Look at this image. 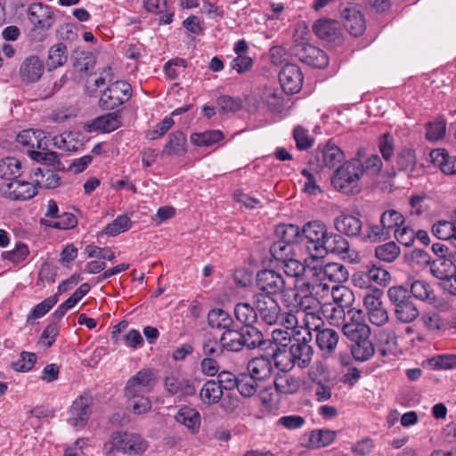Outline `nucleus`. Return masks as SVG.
Here are the masks:
<instances>
[{
    "label": "nucleus",
    "instance_id": "47",
    "mask_svg": "<svg viewBox=\"0 0 456 456\" xmlns=\"http://www.w3.org/2000/svg\"><path fill=\"white\" fill-rule=\"evenodd\" d=\"M322 270L325 279L330 281L342 282L348 277V272L346 268L339 263L332 262L325 265H322Z\"/></svg>",
    "mask_w": 456,
    "mask_h": 456
},
{
    "label": "nucleus",
    "instance_id": "32",
    "mask_svg": "<svg viewBox=\"0 0 456 456\" xmlns=\"http://www.w3.org/2000/svg\"><path fill=\"white\" fill-rule=\"evenodd\" d=\"M263 102L272 112L280 113L283 110V93L277 88L265 87L261 95Z\"/></svg>",
    "mask_w": 456,
    "mask_h": 456
},
{
    "label": "nucleus",
    "instance_id": "59",
    "mask_svg": "<svg viewBox=\"0 0 456 456\" xmlns=\"http://www.w3.org/2000/svg\"><path fill=\"white\" fill-rule=\"evenodd\" d=\"M131 220L126 215H120L114 219L110 224L106 225L104 232L109 236H117L131 227Z\"/></svg>",
    "mask_w": 456,
    "mask_h": 456
},
{
    "label": "nucleus",
    "instance_id": "44",
    "mask_svg": "<svg viewBox=\"0 0 456 456\" xmlns=\"http://www.w3.org/2000/svg\"><path fill=\"white\" fill-rule=\"evenodd\" d=\"M243 346L248 348H256L264 345V335L263 333L253 326V324L244 326L240 329Z\"/></svg>",
    "mask_w": 456,
    "mask_h": 456
},
{
    "label": "nucleus",
    "instance_id": "29",
    "mask_svg": "<svg viewBox=\"0 0 456 456\" xmlns=\"http://www.w3.org/2000/svg\"><path fill=\"white\" fill-rule=\"evenodd\" d=\"M241 330L232 327L223 331L220 337L221 348L227 352H240L243 349Z\"/></svg>",
    "mask_w": 456,
    "mask_h": 456
},
{
    "label": "nucleus",
    "instance_id": "8",
    "mask_svg": "<svg viewBox=\"0 0 456 456\" xmlns=\"http://www.w3.org/2000/svg\"><path fill=\"white\" fill-rule=\"evenodd\" d=\"M131 91V86L126 81H116L102 92L99 105L102 110H114L130 99Z\"/></svg>",
    "mask_w": 456,
    "mask_h": 456
},
{
    "label": "nucleus",
    "instance_id": "31",
    "mask_svg": "<svg viewBox=\"0 0 456 456\" xmlns=\"http://www.w3.org/2000/svg\"><path fill=\"white\" fill-rule=\"evenodd\" d=\"M186 152V136L181 131H175L169 134V139L163 149V154L167 156H182Z\"/></svg>",
    "mask_w": 456,
    "mask_h": 456
},
{
    "label": "nucleus",
    "instance_id": "1",
    "mask_svg": "<svg viewBox=\"0 0 456 456\" xmlns=\"http://www.w3.org/2000/svg\"><path fill=\"white\" fill-rule=\"evenodd\" d=\"M363 175V165L358 159H352L340 166L331 178V183L346 195L358 194L362 187L360 177Z\"/></svg>",
    "mask_w": 456,
    "mask_h": 456
},
{
    "label": "nucleus",
    "instance_id": "7",
    "mask_svg": "<svg viewBox=\"0 0 456 456\" xmlns=\"http://www.w3.org/2000/svg\"><path fill=\"white\" fill-rule=\"evenodd\" d=\"M383 291L378 288L371 289L366 292L362 298V305L368 320L375 326L385 325L389 315L382 302Z\"/></svg>",
    "mask_w": 456,
    "mask_h": 456
},
{
    "label": "nucleus",
    "instance_id": "43",
    "mask_svg": "<svg viewBox=\"0 0 456 456\" xmlns=\"http://www.w3.org/2000/svg\"><path fill=\"white\" fill-rule=\"evenodd\" d=\"M276 235L280 240L285 241L291 245L301 242L302 230L295 224H280L275 229Z\"/></svg>",
    "mask_w": 456,
    "mask_h": 456
},
{
    "label": "nucleus",
    "instance_id": "10",
    "mask_svg": "<svg viewBox=\"0 0 456 456\" xmlns=\"http://www.w3.org/2000/svg\"><path fill=\"white\" fill-rule=\"evenodd\" d=\"M294 287L296 290L315 293V295L329 290L322 265H314L306 269L302 280L294 281Z\"/></svg>",
    "mask_w": 456,
    "mask_h": 456
},
{
    "label": "nucleus",
    "instance_id": "11",
    "mask_svg": "<svg viewBox=\"0 0 456 456\" xmlns=\"http://www.w3.org/2000/svg\"><path fill=\"white\" fill-rule=\"evenodd\" d=\"M155 385L154 373L151 370L143 369L131 377L125 387L126 398H135L140 395L149 394Z\"/></svg>",
    "mask_w": 456,
    "mask_h": 456
},
{
    "label": "nucleus",
    "instance_id": "51",
    "mask_svg": "<svg viewBox=\"0 0 456 456\" xmlns=\"http://www.w3.org/2000/svg\"><path fill=\"white\" fill-rule=\"evenodd\" d=\"M331 297L333 299V305L349 308L354 300V293L346 286H335L331 290Z\"/></svg>",
    "mask_w": 456,
    "mask_h": 456
},
{
    "label": "nucleus",
    "instance_id": "23",
    "mask_svg": "<svg viewBox=\"0 0 456 456\" xmlns=\"http://www.w3.org/2000/svg\"><path fill=\"white\" fill-rule=\"evenodd\" d=\"M43 61L36 55L27 57L21 63L19 74L25 83L37 82L44 73Z\"/></svg>",
    "mask_w": 456,
    "mask_h": 456
},
{
    "label": "nucleus",
    "instance_id": "3",
    "mask_svg": "<svg viewBox=\"0 0 456 456\" xmlns=\"http://www.w3.org/2000/svg\"><path fill=\"white\" fill-rule=\"evenodd\" d=\"M256 286L265 295L281 294V300L290 302L292 287L287 285L283 276L273 270L265 269L256 274Z\"/></svg>",
    "mask_w": 456,
    "mask_h": 456
},
{
    "label": "nucleus",
    "instance_id": "6",
    "mask_svg": "<svg viewBox=\"0 0 456 456\" xmlns=\"http://www.w3.org/2000/svg\"><path fill=\"white\" fill-rule=\"evenodd\" d=\"M432 274L437 278L441 288L448 294L456 295V258L450 254L445 257H440L433 263Z\"/></svg>",
    "mask_w": 456,
    "mask_h": 456
},
{
    "label": "nucleus",
    "instance_id": "49",
    "mask_svg": "<svg viewBox=\"0 0 456 456\" xmlns=\"http://www.w3.org/2000/svg\"><path fill=\"white\" fill-rule=\"evenodd\" d=\"M411 295L421 301L433 302L436 295L430 284L425 281L417 280L411 285Z\"/></svg>",
    "mask_w": 456,
    "mask_h": 456
},
{
    "label": "nucleus",
    "instance_id": "40",
    "mask_svg": "<svg viewBox=\"0 0 456 456\" xmlns=\"http://www.w3.org/2000/svg\"><path fill=\"white\" fill-rule=\"evenodd\" d=\"M223 396V390L216 380H208L200 392L201 401L208 405L217 403Z\"/></svg>",
    "mask_w": 456,
    "mask_h": 456
},
{
    "label": "nucleus",
    "instance_id": "14",
    "mask_svg": "<svg viewBox=\"0 0 456 456\" xmlns=\"http://www.w3.org/2000/svg\"><path fill=\"white\" fill-rule=\"evenodd\" d=\"M28 15L36 29L48 30L55 22L52 8L42 3L31 4L28 8Z\"/></svg>",
    "mask_w": 456,
    "mask_h": 456
},
{
    "label": "nucleus",
    "instance_id": "60",
    "mask_svg": "<svg viewBox=\"0 0 456 456\" xmlns=\"http://www.w3.org/2000/svg\"><path fill=\"white\" fill-rule=\"evenodd\" d=\"M432 232L440 240L456 238V226L453 222L438 221L433 225Z\"/></svg>",
    "mask_w": 456,
    "mask_h": 456
},
{
    "label": "nucleus",
    "instance_id": "58",
    "mask_svg": "<svg viewBox=\"0 0 456 456\" xmlns=\"http://www.w3.org/2000/svg\"><path fill=\"white\" fill-rule=\"evenodd\" d=\"M28 154L32 159L45 165L54 166L55 164H60L57 152L46 150L43 146L41 149H37V151L28 150Z\"/></svg>",
    "mask_w": 456,
    "mask_h": 456
},
{
    "label": "nucleus",
    "instance_id": "37",
    "mask_svg": "<svg viewBox=\"0 0 456 456\" xmlns=\"http://www.w3.org/2000/svg\"><path fill=\"white\" fill-rule=\"evenodd\" d=\"M274 387L277 392L284 395H292L300 388V381L294 376L284 372L274 379Z\"/></svg>",
    "mask_w": 456,
    "mask_h": 456
},
{
    "label": "nucleus",
    "instance_id": "13",
    "mask_svg": "<svg viewBox=\"0 0 456 456\" xmlns=\"http://www.w3.org/2000/svg\"><path fill=\"white\" fill-rule=\"evenodd\" d=\"M0 192L7 200H31L37 194V187L33 183L18 179L4 182L0 185Z\"/></svg>",
    "mask_w": 456,
    "mask_h": 456
},
{
    "label": "nucleus",
    "instance_id": "54",
    "mask_svg": "<svg viewBox=\"0 0 456 456\" xmlns=\"http://www.w3.org/2000/svg\"><path fill=\"white\" fill-rule=\"evenodd\" d=\"M42 134V131L23 130L18 134L17 142L28 147V150L41 149Z\"/></svg>",
    "mask_w": 456,
    "mask_h": 456
},
{
    "label": "nucleus",
    "instance_id": "56",
    "mask_svg": "<svg viewBox=\"0 0 456 456\" xmlns=\"http://www.w3.org/2000/svg\"><path fill=\"white\" fill-rule=\"evenodd\" d=\"M270 253L276 261L281 263L295 256L294 245L279 240L273 243Z\"/></svg>",
    "mask_w": 456,
    "mask_h": 456
},
{
    "label": "nucleus",
    "instance_id": "48",
    "mask_svg": "<svg viewBox=\"0 0 456 456\" xmlns=\"http://www.w3.org/2000/svg\"><path fill=\"white\" fill-rule=\"evenodd\" d=\"M236 319L245 326L254 324L257 320V312L248 303H238L234 307Z\"/></svg>",
    "mask_w": 456,
    "mask_h": 456
},
{
    "label": "nucleus",
    "instance_id": "55",
    "mask_svg": "<svg viewBox=\"0 0 456 456\" xmlns=\"http://www.w3.org/2000/svg\"><path fill=\"white\" fill-rule=\"evenodd\" d=\"M285 274L289 277L295 278V281L302 280L305 273V265L304 263L295 258V256L288 258L286 261L281 263Z\"/></svg>",
    "mask_w": 456,
    "mask_h": 456
},
{
    "label": "nucleus",
    "instance_id": "61",
    "mask_svg": "<svg viewBox=\"0 0 456 456\" xmlns=\"http://www.w3.org/2000/svg\"><path fill=\"white\" fill-rule=\"evenodd\" d=\"M293 138L296 142L297 148L300 151L311 148L314 142V139L309 135L308 130L301 126H297L294 128Z\"/></svg>",
    "mask_w": 456,
    "mask_h": 456
},
{
    "label": "nucleus",
    "instance_id": "42",
    "mask_svg": "<svg viewBox=\"0 0 456 456\" xmlns=\"http://www.w3.org/2000/svg\"><path fill=\"white\" fill-rule=\"evenodd\" d=\"M336 435V431L330 429L313 430L308 438L309 446L316 449L328 446L333 443Z\"/></svg>",
    "mask_w": 456,
    "mask_h": 456
},
{
    "label": "nucleus",
    "instance_id": "36",
    "mask_svg": "<svg viewBox=\"0 0 456 456\" xmlns=\"http://www.w3.org/2000/svg\"><path fill=\"white\" fill-rule=\"evenodd\" d=\"M237 389L240 394L244 397H251L262 388L263 383L256 380L253 376L248 372H241L239 374V380Z\"/></svg>",
    "mask_w": 456,
    "mask_h": 456
},
{
    "label": "nucleus",
    "instance_id": "21",
    "mask_svg": "<svg viewBox=\"0 0 456 456\" xmlns=\"http://www.w3.org/2000/svg\"><path fill=\"white\" fill-rule=\"evenodd\" d=\"M313 29L316 36L322 40L336 45L342 42V33L337 20H319L314 24Z\"/></svg>",
    "mask_w": 456,
    "mask_h": 456
},
{
    "label": "nucleus",
    "instance_id": "33",
    "mask_svg": "<svg viewBox=\"0 0 456 456\" xmlns=\"http://www.w3.org/2000/svg\"><path fill=\"white\" fill-rule=\"evenodd\" d=\"M68 60V49L64 43L59 42L50 47L46 65L48 69H55L63 66Z\"/></svg>",
    "mask_w": 456,
    "mask_h": 456
},
{
    "label": "nucleus",
    "instance_id": "4",
    "mask_svg": "<svg viewBox=\"0 0 456 456\" xmlns=\"http://www.w3.org/2000/svg\"><path fill=\"white\" fill-rule=\"evenodd\" d=\"M328 235L327 228L321 222H309L302 229L301 242L313 258L324 257V241Z\"/></svg>",
    "mask_w": 456,
    "mask_h": 456
},
{
    "label": "nucleus",
    "instance_id": "35",
    "mask_svg": "<svg viewBox=\"0 0 456 456\" xmlns=\"http://www.w3.org/2000/svg\"><path fill=\"white\" fill-rule=\"evenodd\" d=\"M177 422L184 425L192 432H197L200 426V412L190 407L181 408L175 415Z\"/></svg>",
    "mask_w": 456,
    "mask_h": 456
},
{
    "label": "nucleus",
    "instance_id": "39",
    "mask_svg": "<svg viewBox=\"0 0 456 456\" xmlns=\"http://www.w3.org/2000/svg\"><path fill=\"white\" fill-rule=\"evenodd\" d=\"M351 353L356 361L365 362L374 355L375 347L370 338H365L353 343Z\"/></svg>",
    "mask_w": 456,
    "mask_h": 456
},
{
    "label": "nucleus",
    "instance_id": "53",
    "mask_svg": "<svg viewBox=\"0 0 456 456\" xmlns=\"http://www.w3.org/2000/svg\"><path fill=\"white\" fill-rule=\"evenodd\" d=\"M400 252V248L394 241L379 245L375 248L376 257L387 263L394 262L399 256Z\"/></svg>",
    "mask_w": 456,
    "mask_h": 456
},
{
    "label": "nucleus",
    "instance_id": "50",
    "mask_svg": "<svg viewBox=\"0 0 456 456\" xmlns=\"http://www.w3.org/2000/svg\"><path fill=\"white\" fill-rule=\"evenodd\" d=\"M322 309L323 314L331 325L343 327V324L346 323V308L327 303Z\"/></svg>",
    "mask_w": 456,
    "mask_h": 456
},
{
    "label": "nucleus",
    "instance_id": "27",
    "mask_svg": "<svg viewBox=\"0 0 456 456\" xmlns=\"http://www.w3.org/2000/svg\"><path fill=\"white\" fill-rule=\"evenodd\" d=\"M121 125L120 110H117L115 112H110L95 118L92 121L90 128L93 131L110 133L120 127Z\"/></svg>",
    "mask_w": 456,
    "mask_h": 456
},
{
    "label": "nucleus",
    "instance_id": "16",
    "mask_svg": "<svg viewBox=\"0 0 456 456\" xmlns=\"http://www.w3.org/2000/svg\"><path fill=\"white\" fill-rule=\"evenodd\" d=\"M279 80L285 93L294 94L301 89L304 77L297 65L286 63L279 73Z\"/></svg>",
    "mask_w": 456,
    "mask_h": 456
},
{
    "label": "nucleus",
    "instance_id": "12",
    "mask_svg": "<svg viewBox=\"0 0 456 456\" xmlns=\"http://www.w3.org/2000/svg\"><path fill=\"white\" fill-rule=\"evenodd\" d=\"M254 305L261 320L268 325L276 324L281 316L279 303L272 297L264 294L254 296Z\"/></svg>",
    "mask_w": 456,
    "mask_h": 456
},
{
    "label": "nucleus",
    "instance_id": "30",
    "mask_svg": "<svg viewBox=\"0 0 456 456\" xmlns=\"http://www.w3.org/2000/svg\"><path fill=\"white\" fill-rule=\"evenodd\" d=\"M21 162L14 157H7L0 160V177L5 182L17 180L20 176Z\"/></svg>",
    "mask_w": 456,
    "mask_h": 456
},
{
    "label": "nucleus",
    "instance_id": "38",
    "mask_svg": "<svg viewBox=\"0 0 456 456\" xmlns=\"http://www.w3.org/2000/svg\"><path fill=\"white\" fill-rule=\"evenodd\" d=\"M208 322L212 329L222 330L224 331L234 325L232 317L221 308H215L209 311Z\"/></svg>",
    "mask_w": 456,
    "mask_h": 456
},
{
    "label": "nucleus",
    "instance_id": "22",
    "mask_svg": "<svg viewBox=\"0 0 456 456\" xmlns=\"http://www.w3.org/2000/svg\"><path fill=\"white\" fill-rule=\"evenodd\" d=\"M165 388L172 395H192L196 392L191 380L178 372L171 373L166 377Z\"/></svg>",
    "mask_w": 456,
    "mask_h": 456
},
{
    "label": "nucleus",
    "instance_id": "57",
    "mask_svg": "<svg viewBox=\"0 0 456 456\" xmlns=\"http://www.w3.org/2000/svg\"><path fill=\"white\" fill-rule=\"evenodd\" d=\"M57 296H52L37 304L27 317V323L33 324L34 320L45 315L57 303Z\"/></svg>",
    "mask_w": 456,
    "mask_h": 456
},
{
    "label": "nucleus",
    "instance_id": "17",
    "mask_svg": "<svg viewBox=\"0 0 456 456\" xmlns=\"http://www.w3.org/2000/svg\"><path fill=\"white\" fill-rule=\"evenodd\" d=\"M315 293L296 290L292 288L291 301L284 302L287 306H293L297 309V314L319 312L321 302Z\"/></svg>",
    "mask_w": 456,
    "mask_h": 456
},
{
    "label": "nucleus",
    "instance_id": "64",
    "mask_svg": "<svg viewBox=\"0 0 456 456\" xmlns=\"http://www.w3.org/2000/svg\"><path fill=\"white\" fill-rule=\"evenodd\" d=\"M389 232L390 231L381 224L380 225H370L366 230V233L362 236V240L365 242H377L389 237Z\"/></svg>",
    "mask_w": 456,
    "mask_h": 456
},
{
    "label": "nucleus",
    "instance_id": "24",
    "mask_svg": "<svg viewBox=\"0 0 456 456\" xmlns=\"http://www.w3.org/2000/svg\"><path fill=\"white\" fill-rule=\"evenodd\" d=\"M339 334L333 329L324 328L316 334V344L325 357L332 356L338 347Z\"/></svg>",
    "mask_w": 456,
    "mask_h": 456
},
{
    "label": "nucleus",
    "instance_id": "15",
    "mask_svg": "<svg viewBox=\"0 0 456 456\" xmlns=\"http://www.w3.org/2000/svg\"><path fill=\"white\" fill-rule=\"evenodd\" d=\"M347 313L353 314L350 318V321L346 322V323L343 324V334L353 343L357 340H361L362 338H370V328L363 320H361L360 318L362 311H354L353 309H350Z\"/></svg>",
    "mask_w": 456,
    "mask_h": 456
},
{
    "label": "nucleus",
    "instance_id": "9",
    "mask_svg": "<svg viewBox=\"0 0 456 456\" xmlns=\"http://www.w3.org/2000/svg\"><path fill=\"white\" fill-rule=\"evenodd\" d=\"M291 53L301 62L314 68L324 69L329 63V58L322 49L305 42L296 41L291 47Z\"/></svg>",
    "mask_w": 456,
    "mask_h": 456
},
{
    "label": "nucleus",
    "instance_id": "63",
    "mask_svg": "<svg viewBox=\"0 0 456 456\" xmlns=\"http://www.w3.org/2000/svg\"><path fill=\"white\" fill-rule=\"evenodd\" d=\"M380 224L389 231L395 230L404 224V217L396 210H387L381 215Z\"/></svg>",
    "mask_w": 456,
    "mask_h": 456
},
{
    "label": "nucleus",
    "instance_id": "28",
    "mask_svg": "<svg viewBox=\"0 0 456 456\" xmlns=\"http://www.w3.org/2000/svg\"><path fill=\"white\" fill-rule=\"evenodd\" d=\"M334 225L337 231L348 237H356L360 235L362 223L360 218L351 215H341L334 220Z\"/></svg>",
    "mask_w": 456,
    "mask_h": 456
},
{
    "label": "nucleus",
    "instance_id": "46",
    "mask_svg": "<svg viewBox=\"0 0 456 456\" xmlns=\"http://www.w3.org/2000/svg\"><path fill=\"white\" fill-rule=\"evenodd\" d=\"M224 138L220 130H208L203 133H194L191 135V141L193 144L200 147H209Z\"/></svg>",
    "mask_w": 456,
    "mask_h": 456
},
{
    "label": "nucleus",
    "instance_id": "45",
    "mask_svg": "<svg viewBox=\"0 0 456 456\" xmlns=\"http://www.w3.org/2000/svg\"><path fill=\"white\" fill-rule=\"evenodd\" d=\"M398 169L407 173H411L417 167V157L415 151L411 148L402 149L396 157Z\"/></svg>",
    "mask_w": 456,
    "mask_h": 456
},
{
    "label": "nucleus",
    "instance_id": "34",
    "mask_svg": "<svg viewBox=\"0 0 456 456\" xmlns=\"http://www.w3.org/2000/svg\"><path fill=\"white\" fill-rule=\"evenodd\" d=\"M73 66L79 72H85L93 69L95 65V57L92 52L77 48L73 51L72 55Z\"/></svg>",
    "mask_w": 456,
    "mask_h": 456
},
{
    "label": "nucleus",
    "instance_id": "2",
    "mask_svg": "<svg viewBox=\"0 0 456 456\" xmlns=\"http://www.w3.org/2000/svg\"><path fill=\"white\" fill-rule=\"evenodd\" d=\"M387 297L394 305L395 318L400 322L409 323L419 316V310L413 303L410 292L403 286L389 288Z\"/></svg>",
    "mask_w": 456,
    "mask_h": 456
},
{
    "label": "nucleus",
    "instance_id": "41",
    "mask_svg": "<svg viewBox=\"0 0 456 456\" xmlns=\"http://www.w3.org/2000/svg\"><path fill=\"white\" fill-rule=\"evenodd\" d=\"M323 249L324 256L328 252L342 255L349 250V243L341 234L328 233Z\"/></svg>",
    "mask_w": 456,
    "mask_h": 456
},
{
    "label": "nucleus",
    "instance_id": "5",
    "mask_svg": "<svg viewBox=\"0 0 456 456\" xmlns=\"http://www.w3.org/2000/svg\"><path fill=\"white\" fill-rule=\"evenodd\" d=\"M110 452L116 450L127 455H139L148 449V442L139 434L115 431L110 435Z\"/></svg>",
    "mask_w": 456,
    "mask_h": 456
},
{
    "label": "nucleus",
    "instance_id": "18",
    "mask_svg": "<svg viewBox=\"0 0 456 456\" xmlns=\"http://www.w3.org/2000/svg\"><path fill=\"white\" fill-rule=\"evenodd\" d=\"M91 402L89 396L80 395L72 403L69 410V423L77 428H82L87 423L91 414Z\"/></svg>",
    "mask_w": 456,
    "mask_h": 456
},
{
    "label": "nucleus",
    "instance_id": "52",
    "mask_svg": "<svg viewBox=\"0 0 456 456\" xmlns=\"http://www.w3.org/2000/svg\"><path fill=\"white\" fill-rule=\"evenodd\" d=\"M273 357L275 366L283 372H288L296 365L292 359L289 347L288 349L286 347H277L273 350Z\"/></svg>",
    "mask_w": 456,
    "mask_h": 456
},
{
    "label": "nucleus",
    "instance_id": "19",
    "mask_svg": "<svg viewBox=\"0 0 456 456\" xmlns=\"http://www.w3.org/2000/svg\"><path fill=\"white\" fill-rule=\"evenodd\" d=\"M345 28L354 37L362 36L366 29L364 15L355 7H346L341 11Z\"/></svg>",
    "mask_w": 456,
    "mask_h": 456
},
{
    "label": "nucleus",
    "instance_id": "25",
    "mask_svg": "<svg viewBox=\"0 0 456 456\" xmlns=\"http://www.w3.org/2000/svg\"><path fill=\"white\" fill-rule=\"evenodd\" d=\"M247 370L248 374L264 384V381L272 376V360L265 356L255 357L248 362Z\"/></svg>",
    "mask_w": 456,
    "mask_h": 456
},
{
    "label": "nucleus",
    "instance_id": "62",
    "mask_svg": "<svg viewBox=\"0 0 456 456\" xmlns=\"http://www.w3.org/2000/svg\"><path fill=\"white\" fill-rule=\"evenodd\" d=\"M445 131V121L443 118H437L436 121L427 125L426 138L432 142L438 141L444 136Z\"/></svg>",
    "mask_w": 456,
    "mask_h": 456
},
{
    "label": "nucleus",
    "instance_id": "26",
    "mask_svg": "<svg viewBox=\"0 0 456 456\" xmlns=\"http://www.w3.org/2000/svg\"><path fill=\"white\" fill-rule=\"evenodd\" d=\"M289 349L294 362L299 368H305L310 364L314 350L305 338H303V341L296 339L289 346Z\"/></svg>",
    "mask_w": 456,
    "mask_h": 456
},
{
    "label": "nucleus",
    "instance_id": "20",
    "mask_svg": "<svg viewBox=\"0 0 456 456\" xmlns=\"http://www.w3.org/2000/svg\"><path fill=\"white\" fill-rule=\"evenodd\" d=\"M317 167L333 168L340 164L344 159V152L334 143L328 142L322 148L320 146L315 150Z\"/></svg>",
    "mask_w": 456,
    "mask_h": 456
}]
</instances>
